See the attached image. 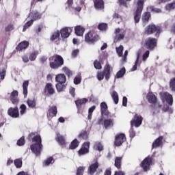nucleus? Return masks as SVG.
<instances>
[{
  "label": "nucleus",
  "instance_id": "69168bd1",
  "mask_svg": "<svg viewBox=\"0 0 175 175\" xmlns=\"http://www.w3.org/2000/svg\"><path fill=\"white\" fill-rule=\"evenodd\" d=\"M94 65L96 69H102V64H100V62L95 61Z\"/></svg>",
  "mask_w": 175,
  "mask_h": 175
},
{
  "label": "nucleus",
  "instance_id": "a878e982",
  "mask_svg": "<svg viewBox=\"0 0 175 175\" xmlns=\"http://www.w3.org/2000/svg\"><path fill=\"white\" fill-rule=\"evenodd\" d=\"M150 17H151V14L150 12H144L142 14V22L144 25H146V24H147L150 20Z\"/></svg>",
  "mask_w": 175,
  "mask_h": 175
},
{
  "label": "nucleus",
  "instance_id": "e2e57ef3",
  "mask_svg": "<svg viewBox=\"0 0 175 175\" xmlns=\"http://www.w3.org/2000/svg\"><path fill=\"white\" fill-rule=\"evenodd\" d=\"M5 32H10V31H13L14 29V25L13 24H10L7 27H5Z\"/></svg>",
  "mask_w": 175,
  "mask_h": 175
},
{
  "label": "nucleus",
  "instance_id": "6ab92c4d",
  "mask_svg": "<svg viewBox=\"0 0 175 175\" xmlns=\"http://www.w3.org/2000/svg\"><path fill=\"white\" fill-rule=\"evenodd\" d=\"M126 140V138L125 137L124 134H119L116 135V139H115V145L117 146L118 147H120Z\"/></svg>",
  "mask_w": 175,
  "mask_h": 175
},
{
  "label": "nucleus",
  "instance_id": "423d86ee",
  "mask_svg": "<svg viewBox=\"0 0 175 175\" xmlns=\"http://www.w3.org/2000/svg\"><path fill=\"white\" fill-rule=\"evenodd\" d=\"M107 80H109L110 79V66L107 65L105 68L103 72H97V79L99 80V81H102L103 79Z\"/></svg>",
  "mask_w": 175,
  "mask_h": 175
},
{
  "label": "nucleus",
  "instance_id": "58836bf2",
  "mask_svg": "<svg viewBox=\"0 0 175 175\" xmlns=\"http://www.w3.org/2000/svg\"><path fill=\"white\" fill-rule=\"evenodd\" d=\"M27 105H28L29 107L33 109V107H35L36 106V100H35V98L28 99Z\"/></svg>",
  "mask_w": 175,
  "mask_h": 175
},
{
  "label": "nucleus",
  "instance_id": "37998d69",
  "mask_svg": "<svg viewBox=\"0 0 175 175\" xmlns=\"http://www.w3.org/2000/svg\"><path fill=\"white\" fill-rule=\"evenodd\" d=\"M122 161V157H116L115 159V166L117 169L121 167V161Z\"/></svg>",
  "mask_w": 175,
  "mask_h": 175
},
{
  "label": "nucleus",
  "instance_id": "79ce46f5",
  "mask_svg": "<svg viewBox=\"0 0 175 175\" xmlns=\"http://www.w3.org/2000/svg\"><path fill=\"white\" fill-rule=\"evenodd\" d=\"M33 21H35L30 19V21H29L28 22H27L25 23V25L23 27V32H25V31H27V29H28V28H29V27H31L32 25V24H33Z\"/></svg>",
  "mask_w": 175,
  "mask_h": 175
},
{
  "label": "nucleus",
  "instance_id": "c756f323",
  "mask_svg": "<svg viewBox=\"0 0 175 175\" xmlns=\"http://www.w3.org/2000/svg\"><path fill=\"white\" fill-rule=\"evenodd\" d=\"M56 141L60 144L61 146H65V138L64 136L61 135L59 133H56Z\"/></svg>",
  "mask_w": 175,
  "mask_h": 175
},
{
  "label": "nucleus",
  "instance_id": "ea45409f",
  "mask_svg": "<svg viewBox=\"0 0 175 175\" xmlns=\"http://www.w3.org/2000/svg\"><path fill=\"white\" fill-rule=\"evenodd\" d=\"M39 55V51H34L33 53H31L29 55V59L31 61H35L36 59V57Z\"/></svg>",
  "mask_w": 175,
  "mask_h": 175
},
{
  "label": "nucleus",
  "instance_id": "4be33fe9",
  "mask_svg": "<svg viewBox=\"0 0 175 175\" xmlns=\"http://www.w3.org/2000/svg\"><path fill=\"white\" fill-rule=\"evenodd\" d=\"M98 167H99V164L98 163L92 164L88 168V174L90 175L95 174V172H96V169H98Z\"/></svg>",
  "mask_w": 175,
  "mask_h": 175
},
{
  "label": "nucleus",
  "instance_id": "1a4fd4ad",
  "mask_svg": "<svg viewBox=\"0 0 175 175\" xmlns=\"http://www.w3.org/2000/svg\"><path fill=\"white\" fill-rule=\"evenodd\" d=\"M161 99L163 102H166L170 106L173 105V96L169 92H163L160 94Z\"/></svg>",
  "mask_w": 175,
  "mask_h": 175
},
{
  "label": "nucleus",
  "instance_id": "2eb2a0df",
  "mask_svg": "<svg viewBox=\"0 0 175 175\" xmlns=\"http://www.w3.org/2000/svg\"><path fill=\"white\" fill-rule=\"evenodd\" d=\"M90 151V142H85L81 148L78 151V154L79 157L82 155H85V154H88Z\"/></svg>",
  "mask_w": 175,
  "mask_h": 175
},
{
  "label": "nucleus",
  "instance_id": "f257e3e1",
  "mask_svg": "<svg viewBox=\"0 0 175 175\" xmlns=\"http://www.w3.org/2000/svg\"><path fill=\"white\" fill-rule=\"evenodd\" d=\"M33 144L31 146V150L33 154L38 157L40 155L42 150L43 148V145H42V138L40 135H36L32 139Z\"/></svg>",
  "mask_w": 175,
  "mask_h": 175
},
{
  "label": "nucleus",
  "instance_id": "5701e85b",
  "mask_svg": "<svg viewBox=\"0 0 175 175\" xmlns=\"http://www.w3.org/2000/svg\"><path fill=\"white\" fill-rule=\"evenodd\" d=\"M45 93L49 94V95H53L55 92L54 88L51 83H47L44 89Z\"/></svg>",
  "mask_w": 175,
  "mask_h": 175
},
{
  "label": "nucleus",
  "instance_id": "a18cd8bd",
  "mask_svg": "<svg viewBox=\"0 0 175 175\" xmlns=\"http://www.w3.org/2000/svg\"><path fill=\"white\" fill-rule=\"evenodd\" d=\"M111 95L113 98V100L114 101L116 105H117V103H118V93H117V92L116 91H113Z\"/></svg>",
  "mask_w": 175,
  "mask_h": 175
},
{
  "label": "nucleus",
  "instance_id": "864d4df0",
  "mask_svg": "<svg viewBox=\"0 0 175 175\" xmlns=\"http://www.w3.org/2000/svg\"><path fill=\"white\" fill-rule=\"evenodd\" d=\"M79 139H83V140H86V139L88 137V133L87 131H82L79 135Z\"/></svg>",
  "mask_w": 175,
  "mask_h": 175
},
{
  "label": "nucleus",
  "instance_id": "09e8293b",
  "mask_svg": "<svg viewBox=\"0 0 175 175\" xmlns=\"http://www.w3.org/2000/svg\"><path fill=\"white\" fill-rule=\"evenodd\" d=\"M173 9H175V2L170 3L165 5V10H167L168 12L173 10Z\"/></svg>",
  "mask_w": 175,
  "mask_h": 175
},
{
  "label": "nucleus",
  "instance_id": "4d7b16f0",
  "mask_svg": "<svg viewBox=\"0 0 175 175\" xmlns=\"http://www.w3.org/2000/svg\"><path fill=\"white\" fill-rule=\"evenodd\" d=\"M81 83V75H77L74 79V84H76V85L80 84Z\"/></svg>",
  "mask_w": 175,
  "mask_h": 175
},
{
  "label": "nucleus",
  "instance_id": "680f3d73",
  "mask_svg": "<svg viewBox=\"0 0 175 175\" xmlns=\"http://www.w3.org/2000/svg\"><path fill=\"white\" fill-rule=\"evenodd\" d=\"M170 87L172 90V91L175 92V78H173L171 79L170 83Z\"/></svg>",
  "mask_w": 175,
  "mask_h": 175
},
{
  "label": "nucleus",
  "instance_id": "2f4dec72",
  "mask_svg": "<svg viewBox=\"0 0 175 175\" xmlns=\"http://www.w3.org/2000/svg\"><path fill=\"white\" fill-rule=\"evenodd\" d=\"M147 99L149 103H155L157 102V96L151 92H149L147 95Z\"/></svg>",
  "mask_w": 175,
  "mask_h": 175
},
{
  "label": "nucleus",
  "instance_id": "bf43d9fd",
  "mask_svg": "<svg viewBox=\"0 0 175 175\" xmlns=\"http://www.w3.org/2000/svg\"><path fill=\"white\" fill-rule=\"evenodd\" d=\"M98 29L100 31H106L107 29V24L106 23H101L98 25Z\"/></svg>",
  "mask_w": 175,
  "mask_h": 175
},
{
  "label": "nucleus",
  "instance_id": "72a5a7b5",
  "mask_svg": "<svg viewBox=\"0 0 175 175\" xmlns=\"http://www.w3.org/2000/svg\"><path fill=\"white\" fill-rule=\"evenodd\" d=\"M60 32L59 31H56L53 32L51 36V42H54V40H57V39H59L60 36Z\"/></svg>",
  "mask_w": 175,
  "mask_h": 175
},
{
  "label": "nucleus",
  "instance_id": "f3484780",
  "mask_svg": "<svg viewBox=\"0 0 175 175\" xmlns=\"http://www.w3.org/2000/svg\"><path fill=\"white\" fill-rule=\"evenodd\" d=\"M57 113H58L57 107L55 105L51 107L47 112L48 120H51L53 117H55L57 116Z\"/></svg>",
  "mask_w": 175,
  "mask_h": 175
},
{
  "label": "nucleus",
  "instance_id": "7ed1b4c3",
  "mask_svg": "<svg viewBox=\"0 0 175 175\" xmlns=\"http://www.w3.org/2000/svg\"><path fill=\"white\" fill-rule=\"evenodd\" d=\"M135 4L137 9L134 15V20L135 24H137V23L140 21V17H142V12H143L144 0H135Z\"/></svg>",
  "mask_w": 175,
  "mask_h": 175
},
{
  "label": "nucleus",
  "instance_id": "c85d7f7f",
  "mask_svg": "<svg viewBox=\"0 0 175 175\" xmlns=\"http://www.w3.org/2000/svg\"><path fill=\"white\" fill-rule=\"evenodd\" d=\"M28 85H29V81H25L23 83V95L27 98L28 95Z\"/></svg>",
  "mask_w": 175,
  "mask_h": 175
},
{
  "label": "nucleus",
  "instance_id": "aec40b11",
  "mask_svg": "<svg viewBox=\"0 0 175 175\" xmlns=\"http://www.w3.org/2000/svg\"><path fill=\"white\" fill-rule=\"evenodd\" d=\"M94 5L95 9L97 10H102V9L105 8V2L103 0H94Z\"/></svg>",
  "mask_w": 175,
  "mask_h": 175
},
{
  "label": "nucleus",
  "instance_id": "6e6d98bb",
  "mask_svg": "<svg viewBox=\"0 0 175 175\" xmlns=\"http://www.w3.org/2000/svg\"><path fill=\"white\" fill-rule=\"evenodd\" d=\"M113 20H115L116 23L120 24L121 23L122 18L121 16L117 13L113 14Z\"/></svg>",
  "mask_w": 175,
  "mask_h": 175
},
{
  "label": "nucleus",
  "instance_id": "49530a36",
  "mask_svg": "<svg viewBox=\"0 0 175 175\" xmlns=\"http://www.w3.org/2000/svg\"><path fill=\"white\" fill-rule=\"evenodd\" d=\"M148 10L152 12L153 13H162V10L159 8H156L152 6L148 7Z\"/></svg>",
  "mask_w": 175,
  "mask_h": 175
},
{
  "label": "nucleus",
  "instance_id": "20e7f679",
  "mask_svg": "<svg viewBox=\"0 0 175 175\" xmlns=\"http://www.w3.org/2000/svg\"><path fill=\"white\" fill-rule=\"evenodd\" d=\"M49 60L51 69H58L59 66H62V65H64V58H62L59 55L51 57Z\"/></svg>",
  "mask_w": 175,
  "mask_h": 175
},
{
  "label": "nucleus",
  "instance_id": "f704fd0d",
  "mask_svg": "<svg viewBox=\"0 0 175 175\" xmlns=\"http://www.w3.org/2000/svg\"><path fill=\"white\" fill-rule=\"evenodd\" d=\"M125 68H122L117 72L115 76V79H121V77H123L124 75H125Z\"/></svg>",
  "mask_w": 175,
  "mask_h": 175
},
{
  "label": "nucleus",
  "instance_id": "774afa93",
  "mask_svg": "<svg viewBox=\"0 0 175 175\" xmlns=\"http://www.w3.org/2000/svg\"><path fill=\"white\" fill-rule=\"evenodd\" d=\"M130 133V137L133 138L134 136H135V131H133V127L131 126V129L129 131Z\"/></svg>",
  "mask_w": 175,
  "mask_h": 175
},
{
  "label": "nucleus",
  "instance_id": "3c124183",
  "mask_svg": "<svg viewBox=\"0 0 175 175\" xmlns=\"http://www.w3.org/2000/svg\"><path fill=\"white\" fill-rule=\"evenodd\" d=\"M148 57H150V51H146L143 55H142V62H146L147 59H148Z\"/></svg>",
  "mask_w": 175,
  "mask_h": 175
},
{
  "label": "nucleus",
  "instance_id": "393cba45",
  "mask_svg": "<svg viewBox=\"0 0 175 175\" xmlns=\"http://www.w3.org/2000/svg\"><path fill=\"white\" fill-rule=\"evenodd\" d=\"M54 162H55L54 158H53V157H49L43 161L42 165L44 167H47V166H50V165H53Z\"/></svg>",
  "mask_w": 175,
  "mask_h": 175
},
{
  "label": "nucleus",
  "instance_id": "de8ad7c7",
  "mask_svg": "<svg viewBox=\"0 0 175 175\" xmlns=\"http://www.w3.org/2000/svg\"><path fill=\"white\" fill-rule=\"evenodd\" d=\"M96 109V107L95 105L92 106V107H90L88 111V118L89 120H92V113H94V111Z\"/></svg>",
  "mask_w": 175,
  "mask_h": 175
},
{
  "label": "nucleus",
  "instance_id": "338daca9",
  "mask_svg": "<svg viewBox=\"0 0 175 175\" xmlns=\"http://www.w3.org/2000/svg\"><path fill=\"white\" fill-rule=\"evenodd\" d=\"M6 75V70H2L1 72H0V78H1V80H4L5 79V76Z\"/></svg>",
  "mask_w": 175,
  "mask_h": 175
},
{
  "label": "nucleus",
  "instance_id": "412c9836",
  "mask_svg": "<svg viewBox=\"0 0 175 175\" xmlns=\"http://www.w3.org/2000/svg\"><path fill=\"white\" fill-rule=\"evenodd\" d=\"M18 92L17 90H14L10 95V99L13 105H17L18 103Z\"/></svg>",
  "mask_w": 175,
  "mask_h": 175
},
{
  "label": "nucleus",
  "instance_id": "052dcab7",
  "mask_svg": "<svg viewBox=\"0 0 175 175\" xmlns=\"http://www.w3.org/2000/svg\"><path fill=\"white\" fill-rule=\"evenodd\" d=\"M62 70V72L66 73L67 76H72V71H70V70H69L68 67H64Z\"/></svg>",
  "mask_w": 175,
  "mask_h": 175
},
{
  "label": "nucleus",
  "instance_id": "a19ab883",
  "mask_svg": "<svg viewBox=\"0 0 175 175\" xmlns=\"http://www.w3.org/2000/svg\"><path fill=\"white\" fill-rule=\"evenodd\" d=\"M14 165L17 169L21 168V167L23 166V160H21V159H15Z\"/></svg>",
  "mask_w": 175,
  "mask_h": 175
},
{
  "label": "nucleus",
  "instance_id": "0e129e2a",
  "mask_svg": "<svg viewBox=\"0 0 175 175\" xmlns=\"http://www.w3.org/2000/svg\"><path fill=\"white\" fill-rule=\"evenodd\" d=\"M85 169V167H79L77 170V175H83Z\"/></svg>",
  "mask_w": 175,
  "mask_h": 175
},
{
  "label": "nucleus",
  "instance_id": "9d476101",
  "mask_svg": "<svg viewBox=\"0 0 175 175\" xmlns=\"http://www.w3.org/2000/svg\"><path fill=\"white\" fill-rule=\"evenodd\" d=\"M157 39L154 38H148L145 40V46L149 50H154L157 47Z\"/></svg>",
  "mask_w": 175,
  "mask_h": 175
},
{
  "label": "nucleus",
  "instance_id": "ddd939ff",
  "mask_svg": "<svg viewBox=\"0 0 175 175\" xmlns=\"http://www.w3.org/2000/svg\"><path fill=\"white\" fill-rule=\"evenodd\" d=\"M151 162H152V160L151 159V157H146L142 162L141 166L145 172H147V170H150V167L151 166Z\"/></svg>",
  "mask_w": 175,
  "mask_h": 175
},
{
  "label": "nucleus",
  "instance_id": "a211bd4d",
  "mask_svg": "<svg viewBox=\"0 0 175 175\" xmlns=\"http://www.w3.org/2000/svg\"><path fill=\"white\" fill-rule=\"evenodd\" d=\"M73 31V27H64L60 30V34L62 38H69L70 32Z\"/></svg>",
  "mask_w": 175,
  "mask_h": 175
},
{
  "label": "nucleus",
  "instance_id": "4468645a",
  "mask_svg": "<svg viewBox=\"0 0 175 175\" xmlns=\"http://www.w3.org/2000/svg\"><path fill=\"white\" fill-rule=\"evenodd\" d=\"M29 20H33L36 21V20H39L42 18V14L36 10H33L29 14Z\"/></svg>",
  "mask_w": 175,
  "mask_h": 175
},
{
  "label": "nucleus",
  "instance_id": "c9c22d12",
  "mask_svg": "<svg viewBox=\"0 0 175 175\" xmlns=\"http://www.w3.org/2000/svg\"><path fill=\"white\" fill-rule=\"evenodd\" d=\"M139 58H140V52L137 53V59L135 62V65L131 68V72H135L137 69V64H139Z\"/></svg>",
  "mask_w": 175,
  "mask_h": 175
},
{
  "label": "nucleus",
  "instance_id": "13d9d810",
  "mask_svg": "<svg viewBox=\"0 0 175 175\" xmlns=\"http://www.w3.org/2000/svg\"><path fill=\"white\" fill-rule=\"evenodd\" d=\"M25 144V138L24 137H21L17 142V146H21Z\"/></svg>",
  "mask_w": 175,
  "mask_h": 175
},
{
  "label": "nucleus",
  "instance_id": "f03ea898",
  "mask_svg": "<svg viewBox=\"0 0 175 175\" xmlns=\"http://www.w3.org/2000/svg\"><path fill=\"white\" fill-rule=\"evenodd\" d=\"M55 87L57 92H62L65 88H66V85L65 83H66V76L64 74H59L55 77Z\"/></svg>",
  "mask_w": 175,
  "mask_h": 175
},
{
  "label": "nucleus",
  "instance_id": "cd10ccee",
  "mask_svg": "<svg viewBox=\"0 0 175 175\" xmlns=\"http://www.w3.org/2000/svg\"><path fill=\"white\" fill-rule=\"evenodd\" d=\"M28 46H29V43L27 41H23L16 46V50H18L19 51L21 50H25Z\"/></svg>",
  "mask_w": 175,
  "mask_h": 175
},
{
  "label": "nucleus",
  "instance_id": "603ef678",
  "mask_svg": "<svg viewBox=\"0 0 175 175\" xmlns=\"http://www.w3.org/2000/svg\"><path fill=\"white\" fill-rule=\"evenodd\" d=\"M124 51V46L120 45L119 47H116V53L119 57H122V53Z\"/></svg>",
  "mask_w": 175,
  "mask_h": 175
},
{
  "label": "nucleus",
  "instance_id": "b1692460",
  "mask_svg": "<svg viewBox=\"0 0 175 175\" xmlns=\"http://www.w3.org/2000/svg\"><path fill=\"white\" fill-rule=\"evenodd\" d=\"M162 140L163 137H159L152 144V148H158V147H162Z\"/></svg>",
  "mask_w": 175,
  "mask_h": 175
},
{
  "label": "nucleus",
  "instance_id": "dca6fc26",
  "mask_svg": "<svg viewBox=\"0 0 175 175\" xmlns=\"http://www.w3.org/2000/svg\"><path fill=\"white\" fill-rule=\"evenodd\" d=\"M8 115L12 118H18L20 117V112H18V107H10L8 111Z\"/></svg>",
  "mask_w": 175,
  "mask_h": 175
},
{
  "label": "nucleus",
  "instance_id": "f8f14e48",
  "mask_svg": "<svg viewBox=\"0 0 175 175\" xmlns=\"http://www.w3.org/2000/svg\"><path fill=\"white\" fill-rule=\"evenodd\" d=\"M115 40L114 42H118V40H122L125 38V30L123 29L118 28L115 31Z\"/></svg>",
  "mask_w": 175,
  "mask_h": 175
},
{
  "label": "nucleus",
  "instance_id": "473e14b6",
  "mask_svg": "<svg viewBox=\"0 0 175 175\" xmlns=\"http://www.w3.org/2000/svg\"><path fill=\"white\" fill-rule=\"evenodd\" d=\"M88 102L87 98H81L75 101L76 105L78 108L81 107V105H85Z\"/></svg>",
  "mask_w": 175,
  "mask_h": 175
},
{
  "label": "nucleus",
  "instance_id": "bb28decb",
  "mask_svg": "<svg viewBox=\"0 0 175 175\" xmlns=\"http://www.w3.org/2000/svg\"><path fill=\"white\" fill-rule=\"evenodd\" d=\"M75 33L77 35V36H83L84 31H85V29L81 26H77L75 28Z\"/></svg>",
  "mask_w": 175,
  "mask_h": 175
},
{
  "label": "nucleus",
  "instance_id": "9b49d317",
  "mask_svg": "<svg viewBox=\"0 0 175 175\" xmlns=\"http://www.w3.org/2000/svg\"><path fill=\"white\" fill-rule=\"evenodd\" d=\"M142 122H143V117L139 115H135L131 122V127L135 126V128H139L142 125Z\"/></svg>",
  "mask_w": 175,
  "mask_h": 175
},
{
  "label": "nucleus",
  "instance_id": "8fccbe9b",
  "mask_svg": "<svg viewBox=\"0 0 175 175\" xmlns=\"http://www.w3.org/2000/svg\"><path fill=\"white\" fill-rule=\"evenodd\" d=\"M27 113V106L24 104H22L20 106V114L21 116H24Z\"/></svg>",
  "mask_w": 175,
  "mask_h": 175
},
{
  "label": "nucleus",
  "instance_id": "6e6552de",
  "mask_svg": "<svg viewBox=\"0 0 175 175\" xmlns=\"http://www.w3.org/2000/svg\"><path fill=\"white\" fill-rule=\"evenodd\" d=\"M66 5V10H68V12H81V6H75L73 0H67Z\"/></svg>",
  "mask_w": 175,
  "mask_h": 175
},
{
  "label": "nucleus",
  "instance_id": "c03bdc74",
  "mask_svg": "<svg viewBox=\"0 0 175 175\" xmlns=\"http://www.w3.org/2000/svg\"><path fill=\"white\" fill-rule=\"evenodd\" d=\"M79 147V141H77V139H74L70 146V148L71 150H75V148H77Z\"/></svg>",
  "mask_w": 175,
  "mask_h": 175
},
{
  "label": "nucleus",
  "instance_id": "5fc2aeb1",
  "mask_svg": "<svg viewBox=\"0 0 175 175\" xmlns=\"http://www.w3.org/2000/svg\"><path fill=\"white\" fill-rule=\"evenodd\" d=\"M131 0H118V3L120 6L128 8V2H129Z\"/></svg>",
  "mask_w": 175,
  "mask_h": 175
},
{
  "label": "nucleus",
  "instance_id": "0eeeda50",
  "mask_svg": "<svg viewBox=\"0 0 175 175\" xmlns=\"http://www.w3.org/2000/svg\"><path fill=\"white\" fill-rule=\"evenodd\" d=\"M99 39V36L95 34L92 31L88 32L85 36V42L90 44H92V43H95V42H98Z\"/></svg>",
  "mask_w": 175,
  "mask_h": 175
},
{
  "label": "nucleus",
  "instance_id": "7c9ffc66",
  "mask_svg": "<svg viewBox=\"0 0 175 175\" xmlns=\"http://www.w3.org/2000/svg\"><path fill=\"white\" fill-rule=\"evenodd\" d=\"M113 125L114 123L111 119H107L104 121V126L105 129H110V128H113Z\"/></svg>",
  "mask_w": 175,
  "mask_h": 175
},
{
  "label": "nucleus",
  "instance_id": "39448f33",
  "mask_svg": "<svg viewBox=\"0 0 175 175\" xmlns=\"http://www.w3.org/2000/svg\"><path fill=\"white\" fill-rule=\"evenodd\" d=\"M161 32H162V28L161 26H157L154 24H150L145 28V33H146V35L155 33V36L158 38Z\"/></svg>",
  "mask_w": 175,
  "mask_h": 175
},
{
  "label": "nucleus",
  "instance_id": "4c0bfd02",
  "mask_svg": "<svg viewBox=\"0 0 175 175\" xmlns=\"http://www.w3.org/2000/svg\"><path fill=\"white\" fill-rule=\"evenodd\" d=\"M101 114H107V104L102 103L100 104Z\"/></svg>",
  "mask_w": 175,
  "mask_h": 175
},
{
  "label": "nucleus",
  "instance_id": "e433bc0d",
  "mask_svg": "<svg viewBox=\"0 0 175 175\" xmlns=\"http://www.w3.org/2000/svg\"><path fill=\"white\" fill-rule=\"evenodd\" d=\"M94 149L96 150V151H103V145L100 142H96Z\"/></svg>",
  "mask_w": 175,
  "mask_h": 175
}]
</instances>
